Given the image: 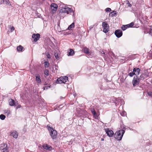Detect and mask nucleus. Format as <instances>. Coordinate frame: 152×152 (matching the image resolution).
Instances as JSON below:
<instances>
[{
  "label": "nucleus",
  "instance_id": "f704fd0d",
  "mask_svg": "<svg viewBox=\"0 0 152 152\" xmlns=\"http://www.w3.org/2000/svg\"><path fill=\"white\" fill-rule=\"evenodd\" d=\"M7 111V116H9L10 114V111H9L8 112Z\"/></svg>",
  "mask_w": 152,
  "mask_h": 152
},
{
  "label": "nucleus",
  "instance_id": "9d476101",
  "mask_svg": "<svg viewBox=\"0 0 152 152\" xmlns=\"http://www.w3.org/2000/svg\"><path fill=\"white\" fill-rule=\"evenodd\" d=\"M115 34L118 38L121 37L122 35V32L120 30H117L115 32Z\"/></svg>",
  "mask_w": 152,
  "mask_h": 152
},
{
  "label": "nucleus",
  "instance_id": "f3484780",
  "mask_svg": "<svg viewBox=\"0 0 152 152\" xmlns=\"http://www.w3.org/2000/svg\"><path fill=\"white\" fill-rule=\"evenodd\" d=\"M74 54V51L72 49H71L70 50V51L67 54L68 56H71L73 55Z\"/></svg>",
  "mask_w": 152,
  "mask_h": 152
},
{
  "label": "nucleus",
  "instance_id": "a878e982",
  "mask_svg": "<svg viewBox=\"0 0 152 152\" xmlns=\"http://www.w3.org/2000/svg\"><path fill=\"white\" fill-rule=\"evenodd\" d=\"M44 65L45 68H47L49 66V63L48 62L45 61L44 62Z\"/></svg>",
  "mask_w": 152,
  "mask_h": 152
},
{
  "label": "nucleus",
  "instance_id": "1a4fd4ad",
  "mask_svg": "<svg viewBox=\"0 0 152 152\" xmlns=\"http://www.w3.org/2000/svg\"><path fill=\"white\" fill-rule=\"evenodd\" d=\"M105 132L107 134V135L109 137H112L114 134L113 132V131L109 129H107L105 130Z\"/></svg>",
  "mask_w": 152,
  "mask_h": 152
},
{
  "label": "nucleus",
  "instance_id": "c03bdc74",
  "mask_svg": "<svg viewBox=\"0 0 152 152\" xmlns=\"http://www.w3.org/2000/svg\"><path fill=\"white\" fill-rule=\"evenodd\" d=\"M113 55H114V54L113 53Z\"/></svg>",
  "mask_w": 152,
  "mask_h": 152
},
{
  "label": "nucleus",
  "instance_id": "ddd939ff",
  "mask_svg": "<svg viewBox=\"0 0 152 152\" xmlns=\"http://www.w3.org/2000/svg\"><path fill=\"white\" fill-rule=\"evenodd\" d=\"M140 70L139 68H134L133 69V72H134V75L137 76L140 72Z\"/></svg>",
  "mask_w": 152,
  "mask_h": 152
},
{
  "label": "nucleus",
  "instance_id": "e433bc0d",
  "mask_svg": "<svg viewBox=\"0 0 152 152\" xmlns=\"http://www.w3.org/2000/svg\"><path fill=\"white\" fill-rule=\"evenodd\" d=\"M48 87H49V88H50V86H45L43 88V89L44 90H45V89H47L48 88Z\"/></svg>",
  "mask_w": 152,
  "mask_h": 152
},
{
  "label": "nucleus",
  "instance_id": "bb28decb",
  "mask_svg": "<svg viewBox=\"0 0 152 152\" xmlns=\"http://www.w3.org/2000/svg\"><path fill=\"white\" fill-rule=\"evenodd\" d=\"M128 28L127 26H126V25H123L121 27L122 29L123 30H125L127 28Z\"/></svg>",
  "mask_w": 152,
  "mask_h": 152
},
{
  "label": "nucleus",
  "instance_id": "f03ea898",
  "mask_svg": "<svg viewBox=\"0 0 152 152\" xmlns=\"http://www.w3.org/2000/svg\"><path fill=\"white\" fill-rule=\"evenodd\" d=\"M48 129L50 132V135L53 139H56L57 137V132L53 128L47 126Z\"/></svg>",
  "mask_w": 152,
  "mask_h": 152
},
{
  "label": "nucleus",
  "instance_id": "2f4dec72",
  "mask_svg": "<svg viewBox=\"0 0 152 152\" xmlns=\"http://www.w3.org/2000/svg\"><path fill=\"white\" fill-rule=\"evenodd\" d=\"M111 14H112V16L113 17V16H115V15L116 14V13H115V11H113V12H111Z\"/></svg>",
  "mask_w": 152,
  "mask_h": 152
},
{
  "label": "nucleus",
  "instance_id": "c9c22d12",
  "mask_svg": "<svg viewBox=\"0 0 152 152\" xmlns=\"http://www.w3.org/2000/svg\"><path fill=\"white\" fill-rule=\"evenodd\" d=\"M91 111L92 114L96 112L94 109H91Z\"/></svg>",
  "mask_w": 152,
  "mask_h": 152
},
{
  "label": "nucleus",
  "instance_id": "20e7f679",
  "mask_svg": "<svg viewBox=\"0 0 152 152\" xmlns=\"http://www.w3.org/2000/svg\"><path fill=\"white\" fill-rule=\"evenodd\" d=\"M140 78L138 76H135L133 78L132 81V83L134 87L138 85L140 83Z\"/></svg>",
  "mask_w": 152,
  "mask_h": 152
},
{
  "label": "nucleus",
  "instance_id": "37998d69",
  "mask_svg": "<svg viewBox=\"0 0 152 152\" xmlns=\"http://www.w3.org/2000/svg\"><path fill=\"white\" fill-rule=\"evenodd\" d=\"M44 85H46V84H45Z\"/></svg>",
  "mask_w": 152,
  "mask_h": 152
},
{
  "label": "nucleus",
  "instance_id": "a19ab883",
  "mask_svg": "<svg viewBox=\"0 0 152 152\" xmlns=\"http://www.w3.org/2000/svg\"><path fill=\"white\" fill-rule=\"evenodd\" d=\"M101 140H102V141H103L104 140V139L103 138H102Z\"/></svg>",
  "mask_w": 152,
  "mask_h": 152
},
{
  "label": "nucleus",
  "instance_id": "6ab92c4d",
  "mask_svg": "<svg viewBox=\"0 0 152 152\" xmlns=\"http://www.w3.org/2000/svg\"><path fill=\"white\" fill-rule=\"evenodd\" d=\"M75 26V23H73L71 25H69L68 27V29L70 30L72 29V28H74Z\"/></svg>",
  "mask_w": 152,
  "mask_h": 152
},
{
  "label": "nucleus",
  "instance_id": "72a5a7b5",
  "mask_svg": "<svg viewBox=\"0 0 152 152\" xmlns=\"http://www.w3.org/2000/svg\"><path fill=\"white\" fill-rule=\"evenodd\" d=\"M150 34L152 35V26L151 27V28L150 29Z\"/></svg>",
  "mask_w": 152,
  "mask_h": 152
},
{
  "label": "nucleus",
  "instance_id": "cd10ccee",
  "mask_svg": "<svg viewBox=\"0 0 152 152\" xmlns=\"http://www.w3.org/2000/svg\"><path fill=\"white\" fill-rule=\"evenodd\" d=\"M134 75V72H133V71L132 72L129 73L128 74V75H129V76H130L131 77H132Z\"/></svg>",
  "mask_w": 152,
  "mask_h": 152
},
{
  "label": "nucleus",
  "instance_id": "79ce46f5",
  "mask_svg": "<svg viewBox=\"0 0 152 152\" xmlns=\"http://www.w3.org/2000/svg\"><path fill=\"white\" fill-rule=\"evenodd\" d=\"M7 110H5V111H5V113H7Z\"/></svg>",
  "mask_w": 152,
  "mask_h": 152
},
{
  "label": "nucleus",
  "instance_id": "c85d7f7f",
  "mask_svg": "<svg viewBox=\"0 0 152 152\" xmlns=\"http://www.w3.org/2000/svg\"><path fill=\"white\" fill-rule=\"evenodd\" d=\"M54 56L55 57V58L57 59L58 58V54L56 53H54Z\"/></svg>",
  "mask_w": 152,
  "mask_h": 152
},
{
  "label": "nucleus",
  "instance_id": "4c0bfd02",
  "mask_svg": "<svg viewBox=\"0 0 152 152\" xmlns=\"http://www.w3.org/2000/svg\"><path fill=\"white\" fill-rule=\"evenodd\" d=\"M4 2V0H0V4H2Z\"/></svg>",
  "mask_w": 152,
  "mask_h": 152
},
{
  "label": "nucleus",
  "instance_id": "473e14b6",
  "mask_svg": "<svg viewBox=\"0 0 152 152\" xmlns=\"http://www.w3.org/2000/svg\"><path fill=\"white\" fill-rule=\"evenodd\" d=\"M150 96H152V92L151 91L148 92L147 93Z\"/></svg>",
  "mask_w": 152,
  "mask_h": 152
},
{
  "label": "nucleus",
  "instance_id": "423d86ee",
  "mask_svg": "<svg viewBox=\"0 0 152 152\" xmlns=\"http://www.w3.org/2000/svg\"><path fill=\"white\" fill-rule=\"evenodd\" d=\"M62 12L69 14V13L73 12V10L70 8L67 7H65L61 9Z\"/></svg>",
  "mask_w": 152,
  "mask_h": 152
},
{
  "label": "nucleus",
  "instance_id": "7ed1b4c3",
  "mask_svg": "<svg viewBox=\"0 0 152 152\" xmlns=\"http://www.w3.org/2000/svg\"><path fill=\"white\" fill-rule=\"evenodd\" d=\"M68 80V77L66 76H61L58 78L56 81L57 83H65Z\"/></svg>",
  "mask_w": 152,
  "mask_h": 152
},
{
  "label": "nucleus",
  "instance_id": "b1692460",
  "mask_svg": "<svg viewBox=\"0 0 152 152\" xmlns=\"http://www.w3.org/2000/svg\"><path fill=\"white\" fill-rule=\"evenodd\" d=\"M5 116L3 114L0 115V118L2 120H4L5 118Z\"/></svg>",
  "mask_w": 152,
  "mask_h": 152
},
{
  "label": "nucleus",
  "instance_id": "2eb2a0df",
  "mask_svg": "<svg viewBox=\"0 0 152 152\" xmlns=\"http://www.w3.org/2000/svg\"><path fill=\"white\" fill-rule=\"evenodd\" d=\"M11 136H13L14 138H16L18 136V134L17 132L14 131L11 133L10 134Z\"/></svg>",
  "mask_w": 152,
  "mask_h": 152
},
{
  "label": "nucleus",
  "instance_id": "ea45409f",
  "mask_svg": "<svg viewBox=\"0 0 152 152\" xmlns=\"http://www.w3.org/2000/svg\"><path fill=\"white\" fill-rule=\"evenodd\" d=\"M50 56V54H49L47 56V57H48V58H49V56Z\"/></svg>",
  "mask_w": 152,
  "mask_h": 152
},
{
  "label": "nucleus",
  "instance_id": "393cba45",
  "mask_svg": "<svg viewBox=\"0 0 152 152\" xmlns=\"http://www.w3.org/2000/svg\"><path fill=\"white\" fill-rule=\"evenodd\" d=\"M133 25H134V23H132V22L131 23H130L129 24L126 25V26H127V27L128 28L131 27H132L133 26Z\"/></svg>",
  "mask_w": 152,
  "mask_h": 152
},
{
  "label": "nucleus",
  "instance_id": "f8f14e48",
  "mask_svg": "<svg viewBox=\"0 0 152 152\" xmlns=\"http://www.w3.org/2000/svg\"><path fill=\"white\" fill-rule=\"evenodd\" d=\"M42 147L44 149L47 150L51 151L52 150V147L47 144H43Z\"/></svg>",
  "mask_w": 152,
  "mask_h": 152
},
{
  "label": "nucleus",
  "instance_id": "9b49d317",
  "mask_svg": "<svg viewBox=\"0 0 152 152\" xmlns=\"http://www.w3.org/2000/svg\"><path fill=\"white\" fill-rule=\"evenodd\" d=\"M40 37V35L39 34H34L32 35V38L34 39V41L36 42L37 41Z\"/></svg>",
  "mask_w": 152,
  "mask_h": 152
},
{
  "label": "nucleus",
  "instance_id": "f257e3e1",
  "mask_svg": "<svg viewBox=\"0 0 152 152\" xmlns=\"http://www.w3.org/2000/svg\"><path fill=\"white\" fill-rule=\"evenodd\" d=\"M125 132V130L122 129L120 130L119 131H117L115 133L114 137L118 140H121Z\"/></svg>",
  "mask_w": 152,
  "mask_h": 152
},
{
  "label": "nucleus",
  "instance_id": "7c9ffc66",
  "mask_svg": "<svg viewBox=\"0 0 152 152\" xmlns=\"http://www.w3.org/2000/svg\"><path fill=\"white\" fill-rule=\"evenodd\" d=\"M94 116V117L96 118H97V113H96V112H94V113H93V114Z\"/></svg>",
  "mask_w": 152,
  "mask_h": 152
},
{
  "label": "nucleus",
  "instance_id": "39448f33",
  "mask_svg": "<svg viewBox=\"0 0 152 152\" xmlns=\"http://www.w3.org/2000/svg\"><path fill=\"white\" fill-rule=\"evenodd\" d=\"M102 27L103 28V31L105 33H107L109 30V25L106 22H104L102 23Z\"/></svg>",
  "mask_w": 152,
  "mask_h": 152
},
{
  "label": "nucleus",
  "instance_id": "58836bf2",
  "mask_svg": "<svg viewBox=\"0 0 152 152\" xmlns=\"http://www.w3.org/2000/svg\"><path fill=\"white\" fill-rule=\"evenodd\" d=\"M128 6L129 7H131L132 5H131V4L130 3H128Z\"/></svg>",
  "mask_w": 152,
  "mask_h": 152
},
{
  "label": "nucleus",
  "instance_id": "5701e85b",
  "mask_svg": "<svg viewBox=\"0 0 152 152\" xmlns=\"http://www.w3.org/2000/svg\"><path fill=\"white\" fill-rule=\"evenodd\" d=\"M23 48V47L21 45H20L17 48V50L18 51H21L22 50V49Z\"/></svg>",
  "mask_w": 152,
  "mask_h": 152
},
{
  "label": "nucleus",
  "instance_id": "4468645a",
  "mask_svg": "<svg viewBox=\"0 0 152 152\" xmlns=\"http://www.w3.org/2000/svg\"><path fill=\"white\" fill-rule=\"evenodd\" d=\"M35 77L37 83L38 84H40L41 83V80L40 79V75L39 74H37Z\"/></svg>",
  "mask_w": 152,
  "mask_h": 152
},
{
  "label": "nucleus",
  "instance_id": "a211bd4d",
  "mask_svg": "<svg viewBox=\"0 0 152 152\" xmlns=\"http://www.w3.org/2000/svg\"><path fill=\"white\" fill-rule=\"evenodd\" d=\"M146 77V75L144 73H142L140 76L141 80H143Z\"/></svg>",
  "mask_w": 152,
  "mask_h": 152
},
{
  "label": "nucleus",
  "instance_id": "0eeeda50",
  "mask_svg": "<svg viewBox=\"0 0 152 152\" xmlns=\"http://www.w3.org/2000/svg\"><path fill=\"white\" fill-rule=\"evenodd\" d=\"M7 144H1L0 147V149L2 152H9Z\"/></svg>",
  "mask_w": 152,
  "mask_h": 152
},
{
  "label": "nucleus",
  "instance_id": "dca6fc26",
  "mask_svg": "<svg viewBox=\"0 0 152 152\" xmlns=\"http://www.w3.org/2000/svg\"><path fill=\"white\" fill-rule=\"evenodd\" d=\"M9 105L11 106H13L15 105V101L12 99L9 100Z\"/></svg>",
  "mask_w": 152,
  "mask_h": 152
},
{
  "label": "nucleus",
  "instance_id": "6e6552de",
  "mask_svg": "<svg viewBox=\"0 0 152 152\" xmlns=\"http://www.w3.org/2000/svg\"><path fill=\"white\" fill-rule=\"evenodd\" d=\"M57 5L55 3H52L51 5V10L53 13H55L57 10Z\"/></svg>",
  "mask_w": 152,
  "mask_h": 152
},
{
  "label": "nucleus",
  "instance_id": "412c9836",
  "mask_svg": "<svg viewBox=\"0 0 152 152\" xmlns=\"http://www.w3.org/2000/svg\"><path fill=\"white\" fill-rule=\"evenodd\" d=\"M44 73L45 77L46 76H48L49 74V71L48 69H45L44 71Z\"/></svg>",
  "mask_w": 152,
  "mask_h": 152
},
{
  "label": "nucleus",
  "instance_id": "4be33fe9",
  "mask_svg": "<svg viewBox=\"0 0 152 152\" xmlns=\"http://www.w3.org/2000/svg\"><path fill=\"white\" fill-rule=\"evenodd\" d=\"M8 27L10 29V31L11 32H12L15 30V28L13 26L10 25L8 26Z\"/></svg>",
  "mask_w": 152,
  "mask_h": 152
},
{
  "label": "nucleus",
  "instance_id": "aec40b11",
  "mask_svg": "<svg viewBox=\"0 0 152 152\" xmlns=\"http://www.w3.org/2000/svg\"><path fill=\"white\" fill-rule=\"evenodd\" d=\"M83 50L84 52L88 54L89 53V49L88 48L86 47H84L83 48Z\"/></svg>",
  "mask_w": 152,
  "mask_h": 152
},
{
  "label": "nucleus",
  "instance_id": "c756f323",
  "mask_svg": "<svg viewBox=\"0 0 152 152\" xmlns=\"http://www.w3.org/2000/svg\"><path fill=\"white\" fill-rule=\"evenodd\" d=\"M111 9L109 8H107L105 9V11L107 12H110L111 11Z\"/></svg>",
  "mask_w": 152,
  "mask_h": 152
}]
</instances>
